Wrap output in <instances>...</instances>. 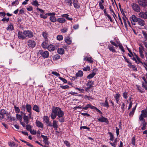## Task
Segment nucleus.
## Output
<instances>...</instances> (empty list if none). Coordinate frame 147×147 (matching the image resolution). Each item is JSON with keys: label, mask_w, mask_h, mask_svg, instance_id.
Instances as JSON below:
<instances>
[{"label": "nucleus", "mask_w": 147, "mask_h": 147, "mask_svg": "<svg viewBox=\"0 0 147 147\" xmlns=\"http://www.w3.org/2000/svg\"><path fill=\"white\" fill-rule=\"evenodd\" d=\"M64 115V113L61 109L58 107L53 106L51 115V118L53 119H55L57 116V119L60 122L62 123L64 121V119L63 117Z\"/></svg>", "instance_id": "1"}, {"label": "nucleus", "mask_w": 147, "mask_h": 147, "mask_svg": "<svg viewBox=\"0 0 147 147\" xmlns=\"http://www.w3.org/2000/svg\"><path fill=\"white\" fill-rule=\"evenodd\" d=\"M131 7L137 13L140 12L141 9L139 6L137 4L135 3H133L131 4Z\"/></svg>", "instance_id": "2"}, {"label": "nucleus", "mask_w": 147, "mask_h": 147, "mask_svg": "<svg viewBox=\"0 0 147 147\" xmlns=\"http://www.w3.org/2000/svg\"><path fill=\"white\" fill-rule=\"evenodd\" d=\"M94 81L92 80H89L88 81V83L86 84V85L88 87L86 88L85 90L86 92H88L89 90L93 86L92 85H94Z\"/></svg>", "instance_id": "3"}, {"label": "nucleus", "mask_w": 147, "mask_h": 147, "mask_svg": "<svg viewBox=\"0 0 147 147\" xmlns=\"http://www.w3.org/2000/svg\"><path fill=\"white\" fill-rule=\"evenodd\" d=\"M23 34L25 36V37L28 38H32L34 36L33 32L30 30H24L23 32Z\"/></svg>", "instance_id": "4"}, {"label": "nucleus", "mask_w": 147, "mask_h": 147, "mask_svg": "<svg viewBox=\"0 0 147 147\" xmlns=\"http://www.w3.org/2000/svg\"><path fill=\"white\" fill-rule=\"evenodd\" d=\"M98 71L97 68L94 69L92 71L91 74H89L87 76V78L88 79H91L93 78L96 74V73Z\"/></svg>", "instance_id": "5"}, {"label": "nucleus", "mask_w": 147, "mask_h": 147, "mask_svg": "<svg viewBox=\"0 0 147 147\" xmlns=\"http://www.w3.org/2000/svg\"><path fill=\"white\" fill-rule=\"evenodd\" d=\"M38 53L44 58H47L49 56V53L47 51H44L43 50H40L39 51Z\"/></svg>", "instance_id": "6"}, {"label": "nucleus", "mask_w": 147, "mask_h": 147, "mask_svg": "<svg viewBox=\"0 0 147 147\" xmlns=\"http://www.w3.org/2000/svg\"><path fill=\"white\" fill-rule=\"evenodd\" d=\"M8 114V112L7 111L4 109H2L0 110V119L1 120L5 117L4 115Z\"/></svg>", "instance_id": "7"}, {"label": "nucleus", "mask_w": 147, "mask_h": 147, "mask_svg": "<svg viewBox=\"0 0 147 147\" xmlns=\"http://www.w3.org/2000/svg\"><path fill=\"white\" fill-rule=\"evenodd\" d=\"M28 45L29 47L33 48L35 46L36 42L32 40H30L28 42Z\"/></svg>", "instance_id": "8"}, {"label": "nucleus", "mask_w": 147, "mask_h": 147, "mask_svg": "<svg viewBox=\"0 0 147 147\" xmlns=\"http://www.w3.org/2000/svg\"><path fill=\"white\" fill-rule=\"evenodd\" d=\"M98 120L102 122H105L107 124L109 123L108 119L104 117L102 115H101V117L98 119Z\"/></svg>", "instance_id": "9"}, {"label": "nucleus", "mask_w": 147, "mask_h": 147, "mask_svg": "<svg viewBox=\"0 0 147 147\" xmlns=\"http://www.w3.org/2000/svg\"><path fill=\"white\" fill-rule=\"evenodd\" d=\"M138 2L140 5L143 7L147 6L146 0H138Z\"/></svg>", "instance_id": "10"}, {"label": "nucleus", "mask_w": 147, "mask_h": 147, "mask_svg": "<svg viewBox=\"0 0 147 147\" xmlns=\"http://www.w3.org/2000/svg\"><path fill=\"white\" fill-rule=\"evenodd\" d=\"M138 15L140 17L145 19H147V13H146V11L145 12H140L138 14Z\"/></svg>", "instance_id": "11"}, {"label": "nucleus", "mask_w": 147, "mask_h": 147, "mask_svg": "<svg viewBox=\"0 0 147 147\" xmlns=\"http://www.w3.org/2000/svg\"><path fill=\"white\" fill-rule=\"evenodd\" d=\"M41 137L43 138V142L46 144L49 145L50 142L48 141V138L47 136L42 135H41Z\"/></svg>", "instance_id": "12"}, {"label": "nucleus", "mask_w": 147, "mask_h": 147, "mask_svg": "<svg viewBox=\"0 0 147 147\" xmlns=\"http://www.w3.org/2000/svg\"><path fill=\"white\" fill-rule=\"evenodd\" d=\"M24 35L22 32L19 31L18 32V36L20 39L24 40L26 38V37Z\"/></svg>", "instance_id": "13"}, {"label": "nucleus", "mask_w": 147, "mask_h": 147, "mask_svg": "<svg viewBox=\"0 0 147 147\" xmlns=\"http://www.w3.org/2000/svg\"><path fill=\"white\" fill-rule=\"evenodd\" d=\"M36 125V126L38 127H40L41 128H43L44 125L40 121L36 120L35 122Z\"/></svg>", "instance_id": "14"}, {"label": "nucleus", "mask_w": 147, "mask_h": 147, "mask_svg": "<svg viewBox=\"0 0 147 147\" xmlns=\"http://www.w3.org/2000/svg\"><path fill=\"white\" fill-rule=\"evenodd\" d=\"M83 73L82 71L81 70L78 71V72L76 74L74 78H77L78 77H82L83 76Z\"/></svg>", "instance_id": "15"}, {"label": "nucleus", "mask_w": 147, "mask_h": 147, "mask_svg": "<svg viewBox=\"0 0 147 147\" xmlns=\"http://www.w3.org/2000/svg\"><path fill=\"white\" fill-rule=\"evenodd\" d=\"M137 22L138 24L141 26H144L145 24L144 21L140 18H139Z\"/></svg>", "instance_id": "16"}, {"label": "nucleus", "mask_w": 147, "mask_h": 147, "mask_svg": "<svg viewBox=\"0 0 147 147\" xmlns=\"http://www.w3.org/2000/svg\"><path fill=\"white\" fill-rule=\"evenodd\" d=\"M139 18H138L135 15H132L130 18L131 21L137 22Z\"/></svg>", "instance_id": "17"}, {"label": "nucleus", "mask_w": 147, "mask_h": 147, "mask_svg": "<svg viewBox=\"0 0 147 147\" xmlns=\"http://www.w3.org/2000/svg\"><path fill=\"white\" fill-rule=\"evenodd\" d=\"M47 49L49 51H53L55 49V47L54 45L51 44L48 46Z\"/></svg>", "instance_id": "18"}, {"label": "nucleus", "mask_w": 147, "mask_h": 147, "mask_svg": "<svg viewBox=\"0 0 147 147\" xmlns=\"http://www.w3.org/2000/svg\"><path fill=\"white\" fill-rule=\"evenodd\" d=\"M23 118L24 122L28 124L29 123V118L28 116L26 115L25 114H24Z\"/></svg>", "instance_id": "19"}, {"label": "nucleus", "mask_w": 147, "mask_h": 147, "mask_svg": "<svg viewBox=\"0 0 147 147\" xmlns=\"http://www.w3.org/2000/svg\"><path fill=\"white\" fill-rule=\"evenodd\" d=\"M120 96V95L119 93H117L115 94V95L114 96V98L116 101V103L117 104L118 103V102L119 100V98Z\"/></svg>", "instance_id": "20"}, {"label": "nucleus", "mask_w": 147, "mask_h": 147, "mask_svg": "<svg viewBox=\"0 0 147 147\" xmlns=\"http://www.w3.org/2000/svg\"><path fill=\"white\" fill-rule=\"evenodd\" d=\"M108 48L109 50L113 53L116 52V51L115 49V47L113 46H111L110 45L108 46Z\"/></svg>", "instance_id": "21"}, {"label": "nucleus", "mask_w": 147, "mask_h": 147, "mask_svg": "<svg viewBox=\"0 0 147 147\" xmlns=\"http://www.w3.org/2000/svg\"><path fill=\"white\" fill-rule=\"evenodd\" d=\"M32 109L37 112L39 113L40 112L39 107L36 105H35L34 106Z\"/></svg>", "instance_id": "22"}, {"label": "nucleus", "mask_w": 147, "mask_h": 147, "mask_svg": "<svg viewBox=\"0 0 147 147\" xmlns=\"http://www.w3.org/2000/svg\"><path fill=\"white\" fill-rule=\"evenodd\" d=\"M142 113L140 115H141L144 117V118L146 117H147V111L145 109L142 110L141 111Z\"/></svg>", "instance_id": "23"}, {"label": "nucleus", "mask_w": 147, "mask_h": 147, "mask_svg": "<svg viewBox=\"0 0 147 147\" xmlns=\"http://www.w3.org/2000/svg\"><path fill=\"white\" fill-rule=\"evenodd\" d=\"M31 4L37 7V8H38V6L39 5V4L37 0H35L34 1L32 2Z\"/></svg>", "instance_id": "24"}, {"label": "nucleus", "mask_w": 147, "mask_h": 147, "mask_svg": "<svg viewBox=\"0 0 147 147\" xmlns=\"http://www.w3.org/2000/svg\"><path fill=\"white\" fill-rule=\"evenodd\" d=\"M58 22L60 23H64L65 22V20L63 18H59L57 20Z\"/></svg>", "instance_id": "25"}, {"label": "nucleus", "mask_w": 147, "mask_h": 147, "mask_svg": "<svg viewBox=\"0 0 147 147\" xmlns=\"http://www.w3.org/2000/svg\"><path fill=\"white\" fill-rule=\"evenodd\" d=\"M32 107L31 106L28 104L26 105V109L27 112L30 111H31Z\"/></svg>", "instance_id": "26"}, {"label": "nucleus", "mask_w": 147, "mask_h": 147, "mask_svg": "<svg viewBox=\"0 0 147 147\" xmlns=\"http://www.w3.org/2000/svg\"><path fill=\"white\" fill-rule=\"evenodd\" d=\"M9 145L12 147H17L18 145L16 144L13 141L10 142L8 143Z\"/></svg>", "instance_id": "27"}, {"label": "nucleus", "mask_w": 147, "mask_h": 147, "mask_svg": "<svg viewBox=\"0 0 147 147\" xmlns=\"http://www.w3.org/2000/svg\"><path fill=\"white\" fill-rule=\"evenodd\" d=\"M58 53L60 54H63L64 53V50L63 49L61 48H59L57 51Z\"/></svg>", "instance_id": "28"}, {"label": "nucleus", "mask_w": 147, "mask_h": 147, "mask_svg": "<svg viewBox=\"0 0 147 147\" xmlns=\"http://www.w3.org/2000/svg\"><path fill=\"white\" fill-rule=\"evenodd\" d=\"M100 104L103 107H106L108 108L109 107V105L108 102L105 101L104 103H100Z\"/></svg>", "instance_id": "29"}, {"label": "nucleus", "mask_w": 147, "mask_h": 147, "mask_svg": "<svg viewBox=\"0 0 147 147\" xmlns=\"http://www.w3.org/2000/svg\"><path fill=\"white\" fill-rule=\"evenodd\" d=\"M7 30H9V31L13 30L14 29L13 26L12 24H10L6 28Z\"/></svg>", "instance_id": "30"}, {"label": "nucleus", "mask_w": 147, "mask_h": 147, "mask_svg": "<svg viewBox=\"0 0 147 147\" xmlns=\"http://www.w3.org/2000/svg\"><path fill=\"white\" fill-rule=\"evenodd\" d=\"M52 126L54 128L57 129L58 127V125L57 123V121L55 120H53V121Z\"/></svg>", "instance_id": "31"}, {"label": "nucleus", "mask_w": 147, "mask_h": 147, "mask_svg": "<svg viewBox=\"0 0 147 147\" xmlns=\"http://www.w3.org/2000/svg\"><path fill=\"white\" fill-rule=\"evenodd\" d=\"M139 53L140 57L142 59L144 58V56L143 54V52L142 50L141 49L140 47H139Z\"/></svg>", "instance_id": "32"}, {"label": "nucleus", "mask_w": 147, "mask_h": 147, "mask_svg": "<svg viewBox=\"0 0 147 147\" xmlns=\"http://www.w3.org/2000/svg\"><path fill=\"white\" fill-rule=\"evenodd\" d=\"M65 41L66 43L68 45L70 44L72 41L69 38H65Z\"/></svg>", "instance_id": "33"}, {"label": "nucleus", "mask_w": 147, "mask_h": 147, "mask_svg": "<svg viewBox=\"0 0 147 147\" xmlns=\"http://www.w3.org/2000/svg\"><path fill=\"white\" fill-rule=\"evenodd\" d=\"M141 124L143 125V126L141 128V129L143 130L146 129V125L147 123L146 122H144V123H141Z\"/></svg>", "instance_id": "34"}, {"label": "nucleus", "mask_w": 147, "mask_h": 147, "mask_svg": "<svg viewBox=\"0 0 147 147\" xmlns=\"http://www.w3.org/2000/svg\"><path fill=\"white\" fill-rule=\"evenodd\" d=\"M84 60H86L87 61H88L90 63H93V61H92V58L91 57H85L84 59Z\"/></svg>", "instance_id": "35"}, {"label": "nucleus", "mask_w": 147, "mask_h": 147, "mask_svg": "<svg viewBox=\"0 0 147 147\" xmlns=\"http://www.w3.org/2000/svg\"><path fill=\"white\" fill-rule=\"evenodd\" d=\"M49 19L52 22H55L57 21L56 18L54 16H51Z\"/></svg>", "instance_id": "36"}, {"label": "nucleus", "mask_w": 147, "mask_h": 147, "mask_svg": "<svg viewBox=\"0 0 147 147\" xmlns=\"http://www.w3.org/2000/svg\"><path fill=\"white\" fill-rule=\"evenodd\" d=\"M136 58L137 59V62H136L137 64H139L140 63L143 64L142 62L140 61V58L137 55H136Z\"/></svg>", "instance_id": "37"}, {"label": "nucleus", "mask_w": 147, "mask_h": 147, "mask_svg": "<svg viewBox=\"0 0 147 147\" xmlns=\"http://www.w3.org/2000/svg\"><path fill=\"white\" fill-rule=\"evenodd\" d=\"M74 7L76 9H78L80 8V6L78 3V1H77L75 3H74Z\"/></svg>", "instance_id": "38"}, {"label": "nucleus", "mask_w": 147, "mask_h": 147, "mask_svg": "<svg viewBox=\"0 0 147 147\" xmlns=\"http://www.w3.org/2000/svg\"><path fill=\"white\" fill-rule=\"evenodd\" d=\"M117 138L115 139L113 143H111V142H109L110 144L113 147H116V143L117 142Z\"/></svg>", "instance_id": "39"}, {"label": "nucleus", "mask_w": 147, "mask_h": 147, "mask_svg": "<svg viewBox=\"0 0 147 147\" xmlns=\"http://www.w3.org/2000/svg\"><path fill=\"white\" fill-rule=\"evenodd\" d=\"M108 134H109L110 136L109 140L111 141L114 140V136L112 133L111 132H108Z\"/></svg>", "instance_id": "40"}, {"label": "nucleus", "mask_w": 147, "mask_h": 147, "mask_svg": "<svg viewBox=\"0 0 147 147\" xmlns=\"http://www.w3.org/2000/svg\"><path fill=\"white\" fill-rule=\"evenodd\" d=\"M44 121H45L46 123L48 124L49 121V118L47 116H45L43 118Z\"/></svg>", "instance_id": "41"}, {"label": "nucleus", "mask_w": 147, "mask_h": 147, "mask_svg": "<svg viewBox=\"0 0 147 147\" xmlns=\"http://www.w3.org/2000/svg\"><path fill=\"white\" fill-rule=\"evenodd\" d=\"M16 117L17 119H18L20 121H22V118L21 115L17 114L16 115Z\"/></svg>", "instance_id": "42"}, {"label": "nucleus", "mask_w": 147, "mask_h": 147, "mask_svg": "<svg viewBox=\"0 0 147 147\" xmlns=\"http://www.w3.org/2000/svg\"><path fill=\"white\" fill-rule=\"evenodd\" d=\"M42 46L43 48H47L49 45L47 43L45 42H43L42 44Z\"/></svg>", "instance_id": "43"}, {"label": "nucleus", "mask_w": 147, "mask_h": 147, "mask_svg": "<svg viewBox=\"0 0 147 147\" xmlns=\"http://www.w3.org/2000/svg\"><path fill=\"white\" fill-rule=\"evenodd\" d=\"M84 98L85 99H87L88 100H90V99L93 100L94 99V98L92 96H88L87 95H85Z\"/></svg>", "instance_id": "44"}, {"label": "nucleus", "mask_w": 147, "mask_h": 147, "mask_svg": "<svg viewBox=\"0 0 147 147\" xmlns=\"http://www.w3.org/2000/svg\"><path fill=\"white\" fill-rule=\"evenodd\" d=\"M15 112L17 113H19L20 112V109H19L18 107H16L15 106L14 107Z\"/></svg>", "instance_id": "45"}, {"label": "nucleus", "mask_w": 147, "mask_h": 147, "mask_svg": "<svg viewBox=\"0 0 147 147\" xmlns=\"http://www.w3.org/2000/svg\"><path fill=\"white\" fill-rule=\"evenodd\" d=\"M136 138L135 136H134L131 139V143L133 145H136Z\"/></svg>", "instance_id": "46"}, {"label": "nucleus", "mask_w": 147, "mask_h": 147, "mask_svg": "<svg viewBox=\"0 0 147 147\" xmlns=\"http://www.w3.org/2000/svg\"><path fill=\"white\" fill-rule=\"evenodd\" d=\"M119 47V48L120 50H121V51L123 53H124L125 52V51L124 50V48L123 47L122 45V44L121 45H118V47Z\"/></svg>", "instance_id": "47"}, {"label": "nucleus", "mask_w": 147, "mask_h": 147, "mask_svg": "<svg viewBox=\"0 0 147 147\" xmlns=\"http://www.w3.org/2000/svg\"><path fill=\"white\" fill-rule=\"evenodd\" d=\"M6 116H7V119L9 121H12V117L10 116V115H9V113L8 112V114H6Z\"/></svg>", "instance_id": "48"}, {"label": "nucleus", "mask_w": 147, "mask_h": 147, "mask_svg": "<svg viewBox=\"0 0 147 147\" xmlns=\"http://www.w3.org/2000/svg\"><path fill=\"white\" fill-rule=\"evenodd\" d=\"M60 87L63 89H66L69 88V86L66 85L65 86H60Z\"/></svg>", "instance_id": "49"}, {"label": "nucleus", "mask_w": 147, "mask_h": 147, "mask_svg": "<svg viewBox=\"0 0 147 147\" xmlns=\"http://www.w3.org/2000/svg\"><path fill=\"white\" fill-rule=\"evenodd\" d=\"M59 78L62 81H63L64 83H67V80L65 79L62 78L61 77H59Z\"/></svg>", "instance_id": "50"}, {"label": "nucleus", "mask_w": 147, "mask_h": 147, "mask_svg": "<svg viewBox=\"0 0 147 147\" xmlns=\"http://www.w3.org/2000/svg\"><path fill=\"white\" fill-rule=\"evenodd\" d=\"M26 129L28 131H30L32 127L30 125H28V124L26 125Z\"/></svg>", "instance_id": "51"}, {"label": "nucleus", "mask_w": 147, "mask_h": 147, "mask_svg": "<svg viewBox=\"0 0 147 147\" xmlns=\"http://www.w3.org/2000/svg\"><path fill=\"white\" fill-rule=\"evenodd\" d=\"M57 40H61L63 39V37L61 35H58L57 36Z\"/></svg>", "instance_id": "52"}, {"label": "nucleus", "mask_w": 147, "mask_h": 147, "mask_svg": "<svg viewBox=\"0 0 147 147\" xmlns=\"http://www.w3.org/2000/svg\"><path fill=\"white\" fill-rule=\"evenodd\" d=\"M144 117L141 115H140L139 117V120L142 121H144V122H145V120L144 119Z\"/></svg>", "instance_id": "53"}, {"label": "nucleus", "mask_w": 147, "mask_h": 147, "mask_svg": "<svg viewBox=\"0 0 147 147\" xmlns=\"http://www.w3.org/2000/svg\"><path fill=\"white\" fill-rule=\"evenodd\" d=\"M142 33L144 38L146 40H147V33L144 31H142Z\"/></svg>", "instance_id": "54"}, {"label": "nucleus", "mask_w": 147, "mask_h": 147, "mask_svg": "<svg viewBox=\"0 0 147 147\" xmlns=\"http://www.w3.org/2000/svg\"><path fill=\"white\" fill-rule=\"evenodd\" d=\"M90 69V68L89 66H87L86 67H84L83 68V70L84 71H89Z\"/></svg>", "instance_id": "55"}, {"label": "nucleus", "mask_w": 147, "mask_h": 147, "mask_svg": "<svg viewBox=\"0 0 147 147\" xmlns=\"http://www.w3.org/2000/svg\"><path fill=\"white\" fill-rule=\"evenodd\" d=\"M123 22L125 26H127V23L126 22V20H127V19L125 16L124 17H123Z\"/></svg>", "instance_id": "56"}, {"label": "nucleus", "mask_w": 147, "mask_h": 147, "mask_svg": "<svg viewBox=\"0 0 147 147\" xmlns=\"http://www.w3.org/2000/svg\"><path fill=\"white\" fill-rule=\"evenodd\" d=\"M47 34L46 32H43L42 34V35L43 36L44 38L46 40V39H47Z\"/></svg>", "instance_id": "57"}, {"label": "nucleus", "mask_w": 147, "mask_h": 147, "mask_svg": "<svg viewBox=\"0 0 147 147\" xmlns=\"http://www.w3.org/2000/svg\"><path fill=\"white\" fill-rule=\"evenodd\" d=\"M93 109L96 110L97 112L101 114H102V112L99 109H98L97 108L94 106Z\"/></svg>", "instance_id": "58"}, {"label": "nucleus", "mask_w": 147, "mask_h": 147, "mask_svg": "<svg viewBox=\"0 0 147 147\" xmlns=\"http://www.w3.org/2000/svg\"><path fill=\"white\" fill-rule=\"evenodd\" d=\"M52 74L55 75L57 77H58L60 76V74H59L56 71H52Z\"/></svg>", "instance_id": "59"}, {"label": "nucleus", "mask_w": 147, "mask_h": 147, "mask_svg": "<svg viewBox=\"0 0 147 147\" xmlns=\"http://www.w3.org/2000/svg\"><path fill=\"white\" fill-rule=\"evenodd\" d=\"M64 142L65 145L67 147H69L70 146V143L68 141L65 140L64 141Z\"/></svg>", "instance_id": "60"}, {"label": "nucleus", "mask_w": 147, "mask_h": 147, "mask_svg": "<svg viewBox=\"0 0 147 147\" xmlns=\"http://www.w3.org/2000/svg\"><path fill=\"white\" fill-rule=\"evenodd\" d=\"M88 108H90L92 109H93L94 106H92L91 104H88L86 105Z\"/></svg>", "instance_id": "61"}, {"label": "nucleus", "mask_w": 147, "mask_h": 147, "mask_svg": "<svg viewBox=\"0 0 147 147\" xmlns=\"http://www.w3.org/2000/svg\"><path fill=\"white\" fill-rule=\"evenodd\" d=\"M111 43L112 44V45L116 47H118V45L116 44L115 42H113V40H111L110 41Z\"/></svg>", "instance_id": "62"}, {"label": "nucleus", "mask_w": 147, "mask_h": 147, "mask_svg": "<svg viewBox=\"0 0 147 147\" xmlns=\"http://www.w3.org/2000/svg\"><path fill=\"white\" fill-rule=\"evenodd\" d=\"M9 20V18H6V17H4L1 20V21L3 22H4L5 21H6L7 22H8Z\"/></svg>", "instance_id": "63"}, {"label": "nucleus", "mask_w": 147, "mask_h": 147, "mask_svg": "<svg viewBox=\"0 0 147 147\" xmlns=\"http://www.w3.org/2000/svg\"><path fill=\"white\" fill-rule=\"evenodd\" d=\"M68 29L66 28H63L61 30V32L63 33H65L67 31Z\"/></svg>", "instance_id": "64"}]
</instances>
